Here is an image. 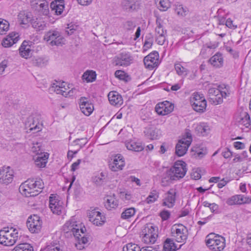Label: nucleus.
I'll return each instance as SVG.
<instances>
[{"label":"nucleus","instance_id":"36","mask_svg":"<svg viewBox=\"0 0 251 251\" xmlns=\"http://www.w3.org/2000/svg\"><path fill=\"white\" fill-rule=\"evenodd\" d=\"M107 178L106 174L100 173L92 178L93 182L98 186H100L104 183Z\"/></svg>","mask_w":251,"mask_h":251},{"label":"nucleus","instance_id":"1","mask_svg":"<svg viewBox=\"0 0 251 251\" xmlns=\"http://www.w3.org/2000/svg\"><path fill=\"white\" fill-rule=\"evenodd\" d=\"M63 231L65 235L67 237L74 236L77 239L75 247L77 249L82 250L84 248V245L88 241V238L85 237L86 228L84 226L76 224L74 219H71L67 222L63 226Z\"/></svg>","mask_w":251,"mask_h":251},{"label":"nucleus","instance_id":"50","mask_svg":"<svg viewBox=\"0 0 251 251\" xmlns=\"http://www.w3.org/2000/svg\"><path fill=\"white\" fill-rule=\"evenodd\" d=\"M9 28L8 22L6 20L0 19V34H4L8 31Z\"/></svg>","mask_w":251,"mask_h":251},{"label":"nucleus","instance_id":"34","mask_svg":"<svg viewBox=\"0 0 251 251\" xmlns=\"http://www.w3.org/2000/svg\"><path fill=\"white\" fill-rule=\"evenodd\" d=\"M210 128L207 123H202L196 127V131L202 136L207 135L210 132Z\"/></svg>","mask_w":251,"mask_h":251},{"label":"nucleus","instance_id":"48","mask_svg":"<svg viewBox=\"0 0 251 251\" xmlns=\"http://www.w3.org/2000/svg\"><path fill=\"white\" fill-rule=\"evenodd\" d=\"M171 6L170 0H159L158 8L160 11H166Z\"/></svg>","mask_w":251,"mask_h":251},{"label":"nucleus","instance_id":"30","mask_svg":"<svg viewBox=\"0 0 251 251\" xmlns=\"http://www.w3.org/2000/svg\"><path fill=\"white\" fill-rule=\"evenodd\" d=\"M37 155V156L36 157H34L36 166L39 168L45 167L48 162L49 154L46 152V153L42 154V155Z\"/></svg>","mask_w":251,"mask_h":251},{"label":"nucleus","instance_id":"52","mask_svg":"<svg viewBox=\"0 0 251 251\" xmlns=\"http://www.w3.org/2000/svg\"><path fill=\"white\" fill-rule=\"evenodd\" d=\"M192 151L195 152V154H197L200 158L203 157L207 153L206 149L205 148L199 149L197 147H193L192 149Z\"/></svg>","mask_w":251,"mask_h":251},{"label":"nucleus","instance_id":"60","mask_svg":"<svg viewBox=\"0 0 251 251\" xmlns=\"http://www.w3.org/2000/svg\"><path fill=\"white\" fill-rule=\"evenodd\" d=\"M8 65V61L7 60H3L0 63V75L2 74L5 68L7 67Z\"/></svg>","mask_w":251,"mask_h":251},{"label":"nucleus","instance_id":"27","mask_svg":"<svg viewBox=\"0 0 251 251\" xmlns=\"http://www.w3.org/2000/svg\"><path fill=\"white\" fill-rule=\"evenodd\" d=\"M19 50L20 55L23 58L27 59L31 56V47L29 45V43L27 41H24Z\"/></svg>","mask_w":251,"mask_h":251},{"label":"nucleus","instance_id":"62","mask_svg":"<svg viewBox=\"0 0 251 251\" xmlns=\"http://www.w3.org/2000/svg\"><path fill=\"white\" fill-rule=\"evenodd\" d=\"M121 197L123 199L127 201L130 200L132 198V196L130 193L125 192L121 193Z\"/></svg>","mask_w":251,"mask_h":251},{"label":"nucleus","instance_id":"63","mask_svg":"<svg viewBox=\"0 0 251 251\" xmlns=\"http://www.w3.org/2000/svg\"><path fill=\"white\" fill-rule=\"evenodd\" d=\"M222 154L224 158H228L231 157L232 153L228 149H226L222 152Z\"/></svg>","mask_w":251,"mask_h":251},{"label":"nucleus","instance_id":"64","mask_svg":"<svg viewBox=\"0 0 251 251\" xmlns=\"http://www.w3.org/2000/svg\"><path fill=\"white\" fill-rule=\"evenodd\" d=\"M234 147L237 149H243L245 148V144L241 142H235L234 143Z\"/></svg>","mask_w":251,"mask_h":251},{"label":"nucleus","instance_id":"10","mask_svg":"<svg viewBox=\"0 0 251 251\" xmlns=\"http://www.w3.org/2000/svg\"><path fill=\"white\" fill-rule=\"evenodd\" d=\"M172 236L178 243H185L187 237L188 232L186 227L182 225H174L171 229Z\"/></svg>","mask_w":251,"mask_h":251},{"label":"nucleus","instance_id":"14","mask_svg":"<svg viewBox=\"0 0 251 251\" xmlns=\"http://www.w3.org/2000/svg\"><path fill=\"white\" fill-rule=\"evenodd\" d=\"M26 226L31 233H38L42 226L40 218L37 215L30 216L27 220Z\"/></svg>","mask_w":251,"mask_h":251},{"label":"nucleus","instance_id":"31","mask_svg":"<svg viewBox=\"0 0 251 251\" xmlns=\"http://www.w3.org/2000/svg\"><path fill=\"white\" fill-rule=\"evenodd\" d=\"M118 201L114 196H107L106 197L104 206L107 209L111 210L113 209H115L118 207Z\"/></svg>","mask_w":251,"mask_h":251},{"label":"nucleus","instance_id":"61","mask_svg":"<svg viewBox=\"0 0 251 251\" xmlns=\"http://www.w3.org/2000/svg\"><path fill=\"white\" fill-rule=\"evenodd\" d=\"M115 75L116 77H118L120 79H124L125 73L124 71L122 70H117L115 73Z\"/></svg>","mask_w":251,"mask_h":251},{"label":"nucleus","instance_id":"44","mask_svg":"<svg viewBox=\"0 0 251 251\" xmlns=\"http://www.w3.org/2000/svg\"><path fill=\"white\" fill-rule=\"evenodd\" d=\"M159 197V193L154 189L151 190L149 195L146 199V202L148 203H152L155 202Z\"/></svg>","mask_w":251,"mask_h":251},{"label":"nucleus","instance_id":"49","mask_svg":"<svg viewBox=\"0 0 251 251\" xmlns=\"http://www.w3.org/2000/svg\"><path fill=\"white\" fill-rule=\"evenodd\" d=\"M135 213V210L134 208H129L125 210L121 214V218L123 219H128Z\"/></svg>","mask_w":251,"mask_h":251},{"label":"nucleus","instance_id":"54","mask_svg":"<svg viewBox=\"0 0 251 251\" xmlns=\"http://www.w3.org/2000/svg\"><path fill=\"white\" fill-rule=\"evenodd\" d=\"M87 143L86 139H76L73 142V144L75 146H78V150L82 148Z\"/></svg>","mask_w":251,"mask_h":251},{"label":"nucleus","instance_id":"15","mask_svg":"<svg viewBox=\"0 0 251 251\" xmlns=\"http://www.w3.org/2000/svg\"><path fill=\"white\" fill-rule=\"evenodd\" d=\"M63 201L59 199L58 196L51 194L50 197V208L53 213L60 215L64 207Z\"/></svg>","mask_w":251,"mask_h":251},{"label":"nucleus","instance_id":"21","mask_svg":"<svg viewBox=\"0 0 251 251\" xmlns=\"http://www.w3.org/2000/svg\"><path fill=\"white\" fill-rule=\"evenodd\" d=\"M158 53L157 51L150 53L144 59L145 65L150 69L155 68L158 64Z\"/></svg>","mask_w":251,"mask_h":251},{"label":"nucleus","instance_id":"43","mask_svg":"<svg viewBox=\"0 0 251 251\" xmlns=\"http://www.w3.org/2000/svg\"><path fill=\"white\" fill-rule=\"evenodd\" d=\"M175 70L177 74L180 76H185L188 73V70L182 66L180 63H176L175 65Z\"/></svg>","mask_w":251,"mask_h":251},{"label":"nucleus","instance_id":"2","mask_svg":"<svg viewBox=\"0 0 251 251\" xmlns=\"http://www.w3.org/2000/svg\"><path fill=\"white\" fill-rule=\"evenodd\" d=\"M187 172L186 164L183 161H176L174 165L164 175L162 178V185L167 186L173 180H177L183 178Z\"/></svg>","mask_w":251,"mask_h":251},{"label":"nucleus","instance_id":"57","mask_svg":"<svg viewBox=\"0 0 251 251\" xmlns=\"http://www.w3.org/2000/svg\"><path fill=\"white\" fill-rule=\"evenodd\" d=\"M32 63L35 66L42 67L45 65V61L42 58L38 57L33 59Z\"/></svg>","mask_w":251,"mask_h":251},{"label":"nucleus","instance_id":"12","mask_svg":"<svg viewBox=\"0 0 251 251\" xmlns=\"http://www.w3.org/2000/svg\"><path fill=\"white\" fill-rule=\"evenodd\" d=\"M133 60L130 52L123 51L114 57V63L116 66L126 67L132 63Z\"/></svg>","mask_w":251,"mask_h":251},{"label":"nucleus","instance_id":"35","mask_svg":"<svg viewBox=\"0 0 251 251\" xmlns=\"http://www.w3.org/2000/svg\"><path fill=\"white\" fill-rule=\"evenodd\" d=\"M32 26L37 31L44 30L47 26V24L40 19H35L31 21Z\"/></svg>","mask_w":251,"mask_h":251},{"label":"nucleus","instance_id":"59","mask_svg":"<svg viewBox=\"0 0 251 251\" xmlns=\"http://www.w3.org/2000/svg\"><path fill=\"white\" fill-rule=\"evenodd\" d=\"M82 162V160L80 159H77V161L73 163L71 165V171L75 172L79 168V166L80 163Z\"/></svg>","mask_w":251,"mask_h":251},{"label":"nucleus","instance_id":"5","mask_svg":"<svg viewBox=\"0 0 251 251\" xmlns=\"http://www.w3.org/2000/svg\"><path fill=\"white\" fill-rule=\"evenodd\" d=\"M19 238L18 229L13 227H5L0 230V243L4 246L14 245Z\"/></svg>","mask_w":251,"mask_h":251},{"label":"nucleus","instance_id":"42","mask_svg":"<svg viewBox=\"0 0 251 251\" xmlns=\"http://www.w3.org/2000/svg\"><path fill=\"white\" fill-rule=\"evenodd\" d=\"M31 151L36 155L46 153V152L43 151V150L42 149L41 144L37 142L32 143Z\"/></svg>","mask_w":251,"mask_h":251},{"label":"nucleus","instance_id":"28","mask_svg":"<svg viewBox=\"0 0 251 251\" xmlns=\"http://www.w3.org/2000/svg\"><path fill=\"white\" fill-rule=\"evenodd\" d=\"M109 102L113 105H121L123 103L122 96L116 91H111L108 95Z\"/></svg>","mask_w":251,"mask_h":251},{"label":"nucleus","instance_id":"33","mask_svg":"<svg viewBox=\"0 0 251 251\" xmlns=\"http://www.w3.org/2000/svg\"><path fill=\"white\" fill-rule=\"evenodd\" d=\"M182 245L178 248L173 239L167 238L164 242L163 251H176L181 248Z\"/></svg>","mask_w":251,"mask_h":251},{"label":"nucleus","instance_id":"22","mask_svg":"<svg viewBox=\"0 0 251 251\" xmlns=\"http://www.w3.org/2000/svg\"><path fill=\"white\" fill-rule=\"evenodd\" d=\"M79 107L81 111L86 116H89L94 110L93 105L88 102L85 98H81L79 100Z\"/></svg>","mask_w":251,"mask_h":251},{"label":"nucleus","instance_id":"40","mask_svg":"<svg viewBox=\"0 0 251 251\" xmlns=\"http://www.w3.org/2000/svg\"><path fill=\"white\" fill-rule=\"evenodd\" d=\"M82 78L87 82H93L96 78V72L93 71H87L83 74Z\"/></svg>","mask_w":251,"mask_h":251},{"label":"nucleus","instance_id":"24","mask_svg":"<svg viewBox=\"0 0 251 251\" xmlns=\"http://www.w3.org/2000/svg\"><path fill=\"white\" fill-rule=\"evenodd\" d=\"M25 125L27 128H29L30 131H33L34 133L41 130L42 127V125L35 117H29Z\"/></svg>","mask_w":251,"mask_h":251},{"label":"nucleus","instance_id":"7","mask_svg":"<svg viewBox=\"0 0 251 251\" xmlns=\"http://www.w3.org/2000/svg\"><path fill=\"white\" fill-rule=\"evenodd\" d=\"M142 241L146 244H154L158 237L157 226L151 224H147L141 232Z\"/></svg>","mask_w":251,"mask_h":251},{"label":"nucleus","instance_id":"6","mask_svg":"<svg viewBox=\"0 0 251 251\" xmlns=\"http://www.w3.org/2000/svg\"><path fill=\"white\" fill-rule=\"evenodd\" d=\"M205 241L207 247L212 251H223L226 246L225 238L214 233L207 235Z\"/></svg>","mask_w":251,"mask_h":251},{"label":"nucleus","instance_id":"26","mask_svg":"<svg viewBox=\"0 0 251 251\" xmlns=\"http://www.w3.org/2000/svg\"><path fill=\"white\" fill-rule=\"evenodd\" d=\"M65 2L64 0H55L52 1L50 4L51 11H53L57 15L62 14L64 9Z\"/></svg>","mask_w":251,"mask_h":251},{"label":"nucleus","instance_id":"18","mask_svg":"<svg viewBox=\"0 0 251 251\" xmlns=\"http://www.w3.org/2000/svg\"><path fill=\"white\" fill-rule=\"evenodd\" d=\"M161 20L157 18L156 19L157 26L155 28V38L156 42L158 44L162 45L166 41V30H164L162 25L161 24Z\"/></svg>","mask_w":251,"mask_h":251},{"label":"nucleus","instance_id":"9","mask_svg":"<svg viewBox=\"0 0 251 251\" xmlns=\"http://www.w3.org/2000/svg\"><path fill=\"white\" fill-rule=\"evenodd\" d=\"M190 103L194 110L198 112H203L206 109V101L203 94L194 93L190 98Z\"/></svg>","mask_w":251,"mask_h":251},{"label":"nucleus","instance_id":"56","mask_svg":"<svg viewBox=\"0 0 251 251\" xmlns=\"http://www.w3.org/2000/svg\"><path fill=\"white\" fill-rule=\"evenodd\" d=\"M135 26V24L131 21H127L124 24V27L126 30H133Z\"/></svg>","mask_w":251,"mask_h":251},{"label":"nucleus","instance_id":"8","mask_svg":"<svg viewBox=\"0 0 251 251\" xmlns=\"http://www.w3.org/2000/svg\"><path fill=\"white\" fill-rule=\"evenodd\" d=\"M44 39L51 46H62L65 44V40L61 33L57 30L51 29L46 32Z\"/></svg>","mask_w":251,"mask_h":251},{"label":"nucleus","instance_id":"47","mask_svg":"<svg viewBox=\"0 0 251 251\" xmlns=\"http://www.w3.org/2000/svg\"><path fill=\"white\" fill-rule=\"evenodd\" d=\"M146 135L151 140L157 139L159 136L158 130L154 128H149L145 131Z\"/></svg>","mask_w":251,"mask_h":251},{"label":"nucleus","instance_id":"17","mask_svg":"<svg viewBox=\"0 0 251 251\" xmlns=\"http://www.w3.org/2000/svg\"><path fill=\"white\" fill-rule=\"evenodd\" d=\"M13 178V171L9 167H3L0 169V183L8 184Z\"/></svg>","mask_w":251,"mask_h":251},{"label":"nucleus","instance_id":"23","mask_svg":"<svg viewBox=\"0 0 251 251\" xmlns=\"http://www.w3.org/2000/svg\"><path fill=\"white\" fill-rule=\"evenodd\" d=\"M176 191L175 189H171L166 194V197L163 200L162 205L172 208L175 205L176 202Z\"/></svg>","mask_w":251,"mask_h":251},{"label":"nucleus","instance_id":"51","mask_svg":"<svg viewBox=\"0 0 251 251\" xmlns=\"http://www.w3.org/2000/svg\"><path fill=\"white\" fill-rule=\"evenodd\" d=\"M123 251H141V249L136 244L128 243L124 246Z\"/></svg>","mask_w":251,"mask_h":251},{"label":"nucleus","instance_id":"3","mask_svg":"<svg viewBox=\"0 0 251 251\" xmlns=\"http://www.w3.org/2000/svg\"><path fill=\"white\" fill-rule=\"evenodd\" d=\"M232 91L230 87L225 84H222L216 87H210L208 90V99L214 105H218L223 102V99L228 97Z\"/></svg>","mask_w":251,"mask_h":251},{"label":"nucleus","instance_id":"41","mask_svg":"<svg viewBox=\"0 0 251 251\" xmlns=\"http://www.w3.org/2000/svg\"><path fill=\"white\" fill-rule=\"evenodd\" d=\"M12 251H33V248L29 244L22 243L16 246Z\"/></svg>","mask_w":251,"mask_h":251},{"label":"nucleus","instance_id":"45","mask_svg":"<svg viewBox=\"0 0 251 251\" xmlns=\"http://www.w3.org/2000/svg\"><path fill=\"white\" fill-rule=\"evenodd\" d=\"M36 4H39L40 7V10L44 15H48L49 14V3L46 0H42L38 2L35 3Z\"/></svg>","mask_w":251,"mask_h":251},{"label":"nucleus","instance_id":"13","mask_svg":"<svg viewBox=\"0 0 251 251\" xmlns=\"http://www.w3.org/2000/svg\"><path fill=\"white\" fill-rule=\"evenodd\" d=\"M67 86V83L65 82H57L56 83L53 84L52 90L56 92V94L62 95L65 97H72L76 93V89L69 90L68 92H66Z\"/></svg>","mask_w":251,"mask_h":251},{"label":"nucleus","instance_id":"11","mask_svg":"<svg viewBox=\"0 0 251 251\" xmlns=\"http://www.w3.org/2000/svg\"><path fill=\"white\" fill-rule=\"evenodd\" d=\"M192 142V138L190 133H187L186 138L179 140L176 147V153L178 156L184 155Z\"/></svg>","mask_w":251,"mask_h":251},{"label":"nucleus","instance_id":"20","mask_svg":"<svg viewBox=\"0 0 251 251\" xmlns=\"http://www.w3.org/2000/svg\"><path fill=\"white\" fill-rule=\"evenodd\" d=\"M174 105L168 101L158 103L155 106V111L160 115H166L171 113L174 109Z\"/></svg>","mask_w":251,"mask_h":251},{"label":"nucleus","instance_id":"32","mask_svg":"<svg viewBox=\"0 0 251 251\" xmlns=\"http://www.w3.org/2000/svg\"><path fill=\"white\" fill-rule=\"evenodd\" d=\"M209 61L213 66L221 67L224 63L223 55L221 53L217 52L210 58Z\"/></svg>","mask_w":251,"mask_h":251},{"label":"nucleus","instance_id":"53","mask_svg":"<svg viewBox=\"0 0 251 251\" xmlns=\"http://www.w3.org/2000/svg\"><path fill=\"white\" fill-rule=\"evenodd\" d=\"M40 251H60V246L57 243L50 244Z\"/></svg>","mask_w":251,"mask_h":251},{"label":"nucleus","instance_id":"19","mask_svg":"<svg viewBox=\"0 0 251 251\" xmlns=\"http://www.w3.org/2000/svg\"><path fill=\"white\" fill-rule=\"evenodd\" d=\"M125 165L124 159L121 154H118L114 157L109 164L110 169L113 172L122 170Z\"/></svg>","mask_w":251,"mask_h":251},{"label":"nucleus","instance_id":"16","mask_svg":"<svg viewBox=\"0 0 251 251\" xmlns=\"http://www.w3.org/2000/svg\"><path fill=\"white\" fill-rule=\"evenodd\" d=\"M89 221L96 226H101L105 222V217L97 209L90 210L88 213Z\"/></svg>","mask_w":251,"mask_h":251},{"label":"nucleus","instance_id":"55","mask_svg":"<svg viewBox=\"0 0 251 251\" xmlns=\"http://www.w3.org/2000/svg\"><path fill=\"white\" fill-rule=\"evenodd\" d=\"M175 11L178 15L182 16L186 15L187 12V8L181 5H177Z\"/></svg>","mask_w":251,"mask_h":251},{"label":"nucleus","instance_id":"46","mask_svg":"<svg viewBox=\"0 0 251 251\" xmlns=\"http://www.w3.org/2000/svg\"><path fill=\"white\" fill-rule=\"evenodd\" d=\"M136 0H124L122 3L124 9L131 10L135 8Z\"/></svg>","mask_w":251,"mask_h":251},{"label":"nucleus","instance_id":"25","mask_svg":"<svg viewBox=\"0 0 251 251\" xmlns=\"http://www.w3.org/2000/svg\"><path fill=\"white\" fill-rule=\"evenodd\" d=\"M19 40V36L18 34L17 33L12 32L10 33L3 40L2 45L5 48H9L16 43Z\"/></svg>","mask_w":251,"mask_h":251},{"label":"nucleus","instance_id":"29","mask_svg":"<svg viewBox=\"0 0 251 251\" xmlns=\"http://www.w3.org/2000/svg\"><path fill=\"white\" fill-rule=\"evenodd\" d=\"M125 145L127 150L134 151H141L144 148L141 143L134 140L126 141Z\"/></svg>","mask_w":251,"mask_h":251},{"label":"nucleus","instance_id":"58","mask_svg":"<svg viewBox=\"0 0 251 251\" xmlns=\"http://www.w3.org/2000/svg\"><path fill=\"white\" fill-rule=\"evenodd\" d=\"M160 216L163 221H165L170 218V213L168 210H164L160 213Z\"/></svg>","mask_w":251,"mask_h":251},{"label":"nucleus","instance_id":"38","mask_svg":"<svg viewBox=\"0 0 251 251\" xmlns=\"http://www.w3.org/2000/svg\"><path fill=\"white\" fill-rule=\"evenodd\" d=\"M242 195H237L229 198L226 201V203L229 205L235 204H241L243 203Z\"/></svg>","mask_w":251,"mask_h":251},{"label":"nucleus","instance_id":"4","mask_svg":"<svg viewBox=\"0 0 251 251\" xmlns=\"http://www.w3.org/2000/svg\"><path fill=\"white\" fill-rule=\"evenodd\" d=\"M44 184L40 178L29 179L23 183L19 187L20 193L26 197H33L40 193Z\"/></svg>","mask_w":251,"mask_h":251},{"label":"nucleus","instance_id":"37","mask_svg":"<svg viewBox=\"0 0 251 251\" xmlns=\"http://www.w3.org/2000/svg\"><path fill=\"white\" fill-rule=\"evenodd\" d=\"M30 14L22 11L18 15V20L21 25H26L31 21Z\"/></svg>","mask_w":251,"mask_h":251},{"label":"nucleus","instance_id":"39","mask_svg":"<svg viewBox=\"0 0 251 251\" xmlns=\"http://www.w3.org/2000/svg\"><path fill=\"white\" fill-rule=\"evenodd\" d=\"M240 125L244 126L245 127L251 129V122L249 115L245 112L243 114L240 120L239 121Z\"/></svg>","mask_w":251,"mask_h":251}]
</instances>
